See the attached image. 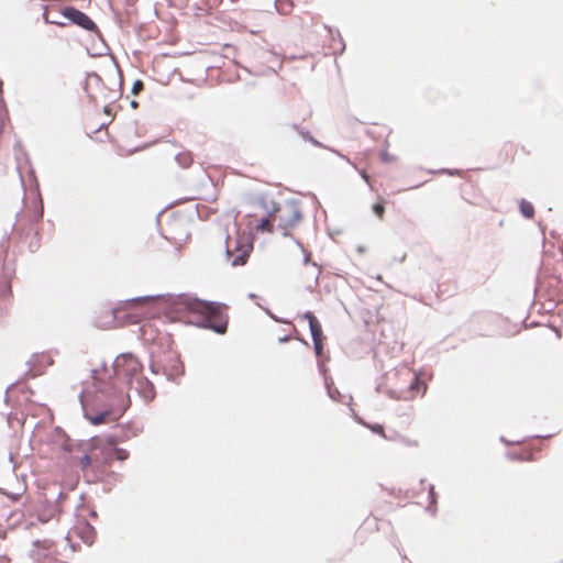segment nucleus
I'll return each instance as SVG.
<instances>
[{
	"label": "nucleus",
	"mask_w": 563,
	"mask_h": 563,
	"mask_svg": "<svg viewBox=\"0 0 563 563\" xmlns=\"http://www.w3.org/2000/svg\"><path fill=\"white\" fill-rule=\"evenodd\" d=\"M257 207L263 210V217L255 213L250 221L251 228L256 233L279 232L287 236L302 220V210L299 201L289 199L283 203L261 198Z\"/></svg>",
	"instance_id": "f257e3e1"
},
{
	"label": "nucleus",
	"mask_w": 563,
	"mask_h": 563,
	"mask_svg": "<svg viewBox=\"0 0 563 563\" xmlns=\"http://www.w3.org/2000/svg\"><path fill=\"white\" fill-rule=\"evenodd\" d=\"M166 300L158 297H137L120 301L113 308H103L98 314V324L103 329H113L126 324L139 323L152 314L154 306H165Z\"/></svg>",
	"instance_id": "f03ea898"
},
{
	"label": "nucleus",
	"mask_w": 563,
	"mask_h": 563,
	"mask_svg": "<svg viewBox=\"0 0 563 563\" xmlns=\"http://www.w3.org/2000/svg\"><path fill=\"white\" fill-rule=\"evenodd\" d=\"M173 312L179 317L196 316L197 322L223 334L228 328V307L218 302L202 301L187 296H178L170 302Z\"/></svg>",
	"instance_id": "7ed1b4c3"
},
{
	"label": "nucleus",
	"mask_w": 563,
	"mask_h": 563,
	"mask_svg": "<svg viewBox=\"0 0 563 563\" xmlns=\"http://www.w3.org/2000/svg\"><path fill=\"white\" fill-rule=\"evenodd\" d=\"M390 378V395L399 400H412L423 396L427 390L424 382L420 380L418 374L409 367H401Z\"/></svg>",
	"instance_id": "20e7f679"
},
{
	"label": "nucleus",
	"mask_w": 563,
	"mask_h": 563,
	"mask_svg": "<svg viewBox=\"0 0 563 563\" xmlns=\"http://www.w3.org/2000/svg\"><path fill=\"white\" fill-rule=\"evenodd\" d=\"M252 250L253 242L249 233L236 231L233 235L227 238V261L234 267L244 265Z\"/></svg>",
	"instance_id": "39448f33"
},
{
	"label": "nucleus",
	"mask_w": 563,
	"mask_h": 563,
	"mask_svg": "<svg viewBox=\"0 0 563 563\" xmlns=\"http://www.w3.org/2000/svg\"><path fill=\"white\" fill-rule=\"evenodd\" d=\"M114 373L117 378L125 380L126 384H132L136 380L137 384L142 382V365L139 360L128 353L119 355L114 361Z\"/></svg>",
	"instance_id": "423d86ee"
},
{
	"label": "nucleus",
	"mask_w": 563,
	"mask_h": 563,
	"mask_svg": "<svg viewBox=\"0 0 563 563\" xmlns=\"http://www.w3.org/2000/svg\"><path fill=\"white\" fill-rule=\"evenodd\" d=\"M63 14L69 21L81 26L85 30L92 31L96 29L95 22L86 13L75 8H66Z\"/></svg>",
	"instance_id": "0eeeda50"
},
{
	"label": "nucleus",
	"mask_w": 563,
	"mask_h": 563,
	"mask_svg": "<svg viewBox=\"0 0 563 563\" xmlns=\"http://www.w3.org/2000/svg\"><path fill=\"white\" fill-rule=\"evenodd\" d=\"M114 444L115 443L113 439H110L107 441V444L102 448V464H110L113 461V459L123 461L128 457V452L123 449H117Z\"/></svg>",
	"instance_id": "6e6552de"
},
{
	"label": "nucleus",
	"mask_w": 563,
	"mask_h": 563,
	"mask_svg": "<svg viewBox=\"0 0 563 563\" xmlns=\"http://www.w3.org/2000/svg\"><path fill=\"white\" fill-rule=\"evenodd\" d=\"M303 318L309 322L310 332L313 341L324 340L322 327L314 314L310 311L303 314Z\"/></svg>",
	"instance_id": "1a4fd4ad"
},
{
	"label": "nucleus",
	"mask_w": 563,
	"mask_h": 563,
	"mask_svg": "<svg viewBox=\"0 0 563 563\" xmlns=\"http://www.w3.org/2000/svg\"><path fill=\"white\" fill-rule=\"evenodd\" d=\"M34 551H33V556L36 559V560H40L41 559V550H44L46 551L48 554L49 553H53L55 552L54 550V543L51 542V541H36L34 542Z\"/></svg>",
	"instance_id": "9d476101"
},
{
	"label": "nucleus",
	"mask_w": 563,
	"mask_h": 563,
	"mask_svg": "<svg viewBox=\"0 0 563 563\" xmlns=\"http://www.w3.org/2000/svg\"><path fill=\"white\" fill-rule=\"evenodd\" d=\"M175 159L178 163V165L183 168H188L194 162L192 155L188 151L178 153Z\"/></svg>",
	"instance_id": "9b49d317"
},
{
	"label": "nucleus",
	"mask_w": 563,
	"mask_h": 563,
	"mask_svg": "<svg viewBox=\"0 0 563 563\" xmlns=\"http://www.w3.org/2000/svg\"><path fill=\"white\" fill-rule=\"evenodd\" d=\"M100 460L97 454L84 455L80 459V466L84 472H87L92 463H98Z\"/></svg>",
	"instance_id": "f8f14e48"
},
{
	"label": "nucleus",
	"mask_w": 563,
	"mask_h": 563,
	"mask_svg": "<svg viewBox=\"0 0 563 563\" xmlns=\"http://www.w3.org/2000/svg\"><path fill=\"white\" fill-rule=\"evenodd\" d=\"M108 416H109V412H102L97 416L90 417L89 420L92 424L98 426V424L106 422V419Z\"/></svg>",
	"instance_id": "ddd939ff"
},
{
	"label": "nucleus",
	"mask_w": 563,
	"mask_h": 563,
	"mask_svg": "<svg viewBox=\"0 0 563 563\" xmlns=\"http://www.w3.org/2000/svg\"><path fill=\"white\" fill-rule=\"evenodd\" d=\"M368 429H371L374 433L383 437V438H387L386 434H385V430H384V427L382 424H378V423H375V424H365Z\"/></svg>",
	"instance_id": "4468645a"
},
{
	"label": "nucleus",
	"mask_w": 563,
	"mask_h": 563,
	"mask_svg": "<svg viewBox=\"0 0 563 563\" xmlns=\"http://www.w3.org/2000/svg\"><path fill=\"white\" fill-rule=\"evenodd\" d=\"M373 211L374 213L379 218V219H383L384 218V213H385V207H384V203L383 202H376L373 205Z\"/></svg>",
	"instance_id": "2eb2a0df"
},
{
	"label": "nucleus",
	"mask_w": 563,
	"mask_h": 563,
	"mask_svg": "<svg viewBox=\"0 0 563 563\" xmlns=\"http://www.w3.org/2000/svg\"><path fill=\"white\" fill-rule=\"evenodd\" d=\"M294 7V3L291 1H278L277 2V9L282 12H287V10H290Z\"/></svg>",
	"instance_id": "dca6fc26"
},
{
	"label": "nucleus",
	"mask_w": 563,
	"mask_h": 563,
	"mask_svg": "<svg viewBox=\"0 0 563 563\" xmlns=\"http://www.w3.org/2000/svg\"><path fill=\"white\" fill-rule=\"evenodd\" d=\"M323 341L324 340L313 341L314 352L317 356H321L323 353Z\"/></svg>",
	"instance_id": "f3484780"
},
{
	"label": "nucleus",
	"mask_w": 563,
	"mask_h": 563,
	"mask_svg": "<svg viewBox=\"0 0 563 563\" xmlns=\"http://www.w3.org/2000/svg\"><path fill=\"white\" fill-rule=\"evenodd\" d=\"M142 89H143V82L141 80H136L133 84L132 93L137 95Z\"/></svg>",
	"instance_id": "a211bd4d"
},
{
	"label": "nucleus",
	"mask_w": 563,
	"mask_h": 563,
	"mask_svg": "<svg viewBox=\"0 0 563 563\" xmlns=\"http://www.w3.org/2000/svg\"><path fill=\"white\" fill-rule=\"evenodd\" d=\"M78 530L81 533L87 532V533H89V536L95 533L93 529L88 523H85L81 527H78Z\"/></svg>",
	"instance_id": "6ab92c4d"
},
{
	"label": "nucleus",
	"mask_w": 563,
	"mask_h": 563,
	"mask_svg": "<svg viewBox=\"0 0 563 563\" xmlns=\"http://www.w3.org/2000/svg\"><path fill=\"white\" fill-rule=\"evenodd\" d=\"M509 455H510L514 460H521V461H523V460H526V457H527V452H526V451H523L521 455H517V453H515V452H510V453H509Z\"/></svg>",
	"instance_id": "aec40b11"
},
{
	"label": "nucleus",
	"mask_w": 563,
	"mask_h": 563,
	"mask_svg": "<svg viewBox=\"0 0 563 563\" xmlns=\"http://www.w3.org/2000/svg\"><path fill=\"white\" fill-rule=\"evenodd\" d=\"M78 534L85 540V542H87V543L92 542L93 534L89 536V533H87V532H84V533L79 532Z\"/></svg>",
	"instance_id": "412c9836"
},
{
	"label": "nucleus",
	"mask_w": 563,
	"mask_h": 563,
	"mask_svg": "<svg viewBox=\"0 0 563 563\" xmlns=\"http://www.w3.org/2000/svg\"><path fill=\"white\" fill-rule=\"evenodd\" d=\"M97 450H101L100 439L95 438V439H92V452H95Z\"/></svg>",
	"instance_id": "4be33fe9"
},
{
	"label": "nucleus",
	"mask_w": 563,
	"mask_h": 563,
	"mask_svg": "<svg viewBox=\"0 0 563 563\" xmlns=\"http://www.w3.org/2000/svg\"><path fill=\"white\" fill-rule=\"evenodd\" d=\"M520 209H521V212L523 213V216L528 217V205L525 200L521 201Z\"/></svg>",
	"instance_id": "5701e85b"
},
{
	"label": "nucleus",
	"mask_w": 563,
	"mask_h": 563,
	"mask_svg": "<svg viewBox=\"0 0 563 563\" xmlns=\"http://www.w3.org/2000/svg\"><path fill=\"white\" fill-rule=\"evenodd\" d=\"M361 175L362 178L371 186L369 176L366 174V172L362 170Z\"/></svg>",
	"instance_id": "b1692460"
},
{
	"label": "nucleus",
	"mask_w": 563,
	"mask_h": 563,
	"mask_svg": "<svg viewBox=\"0 0 563 563\" xmlns=\"http://www.w3.org/2000/svg\"><path fill=\"white\" fill-rule=\"evenodd\" d=\"M41 519H42L43 521H47V520H48V518H44V517H41Z\"/></svg>",
	"instance_id": "393cba45"
}]
</instances>
